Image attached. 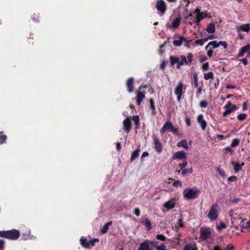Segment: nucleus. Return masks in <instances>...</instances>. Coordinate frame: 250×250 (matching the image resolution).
<instances>
[{"mask_svg":"<svg viewBox=\"0 0 250 250\" xmlns=\"http://www.w3.org/2000/svg\"><path fill=\"white\" fill-rule=\"evenodd\" d=\"M20 232L15 229L0 231V237L11 240H16L20 236Z\"/></svg>","mask_w":250,"mask_h":250,"instance_id":"f257e3e1","label":"nucleus"},{"mask_svg":"<svg viewBox=\"0 0 250 250\" xmlns=\"http://www.w3.org/2000/svg\"><path fill=\"white\" fill-rule=\"evenodd\" d=\"M167 131H171L174 134H178V129L175 127L171 122L167 121L165 123L160 129V132L162 134H164Z\"/></svg>","mask_w":250,"mask_h":250,"instance_id":"f03ea898","label":"nucleus"},{"mask_svg":"<svg viewBox=\"0 0 250 250\" xmlns=\"http://www.w3.org/2000/svg\"><path fill=\"white\" fill-rule=\"evenodd\" d=\"M219 206L217 204H213L210 208L208 216L211 220H215L218 216Z\"/></svg>","mask_w":250,"mask_h":250,"instance_id":"7ed1b4c3","label":"nucleus"},{"mask_svg":"<svg viewBox=\"0 0 250 250\" xmlns=\"http://www.w3.org/2000/svg\"><path fill=\"white\" fill-rule=\"evenodd\" d=\"M187 192L185 193L184 196L185 198L188 199L196 198L197 194L200 193L199 190H194L192 188L187 189Z\"/></svg>","mask_w":250,"mask_h":250,"instance_id":"20e7f679","label":"nucleus"},{"mask_svg":"<svg viewBox=\"0 0 250 250\" xmlns=\"http://www.w3.org/2000/svg\"><path fill=\"white\" fill-rule=\"evenodd\" d=\"M211 231L209 228L202 227L200 229V239L205 240L210 237Z\"/></svg>","mask_w":250,"mask_h":250,"instance_id":"39448f33","label":"nucleus"},{"mask_svg":"<svg viewBox=\"0 0 250 250\" xmlns=\"http://www.w3.org/2000/svg\"><path fill=\"white\" fill-rule=\"evenodd\" d=\"M183 83L182 82H179L175 87L174 93L177 95V100L179 102L181 100V96L183 95Z\"/></svg>","mask_w":250,"mask_h":250,"instance_id":"423d86ee","label":"nucleus"},{"mask_svg":"<svg viewBox=\"0 0 250 250\" xmlns=\"http://www.w3.org/2000/svg\"><path fill=\"white\" fill-rule=\"evenodd\" d=\"M156 9L163 15L166 11V4L164 0H157L156 4Z\"/></svg>","mask_w":250,"mask_h":250,"instance_id":"0eeeda50","label":"nucleus"},{"mask_svg":"<svg viewBox=\"0 0 250 250\" xmlns=\"http://www.w3.org/2000/svg\"><path fill=\"white\" fill-rule=\"evenodd\" d=\"M225 111L223 113V116L225 117L227 115L231 113L232 112L234 111L236 106L235 105L232 104L231 102L229 101L228 104L225 106Z\"/></svg>","mask_w":250,"mask_h":250,"instance_id":"6e6552de","label":"nucleus"},{"mask_svg":"<svg viewBox=\"0 0 250 250\" xmlns=\"http://www.w3.org/2000/svg\"><path fill=\"white\" fill-rule=\"evenodd\" d=\"M124 129L128 133L131 128V122L130 119L129 117L126 118L123 122Z\"/></svg>","mask_w":250,"mask_h":250,"instance_id":"1a4fd4ad","label":"nucleus"},{"mask_svg":"<svg viewBox=\"0 0 250 250\" xmlns=\"http://www.w3.org/2000/svg\"><path fill=\"white\" fill-rule=\"evenodd\" d=\"M153 141L155 150L159 153L160 152L162 149V144L160 142L159 139L156 137H154Z\"/></svg>","mask_w":250,"mask_h":250,"instance_id":"9d476101","label":"nucleus"},{"mask_svg":"<svg viewBox=\"0 0 250 250\" xmlns=\"http://www.w3.org/2000/svg\"><path fill=\"white\" fill-rule=\"evenodd\" d=\"M197 120L198 123L200 124L202 129L204 130L207 126V123L206 121L204 120L202 114L198 116Z\"/></svg>","mask_w":250,"mask_h":250,"instance_id":"9b49d317","label":"nucleus"},{"mask_svg":"<svg viewBox=\"0 0 250 250\" xmlns=\"http://www.w3.org/2000/svg\"><path fill=\"white\" fill-rule=\"evenodd\" d=\"M250 49V44H247L246 45H245V46L243 47L241 50L239 51V53H238V57H241L242 56H243L244 54L248 52Z\"/></svg>","mask_w":250,"mask_h":250,"instance_id":"f8f14e48","label":"nucleus"},{"mask_svg":"<svg viewBox=\"0 0 250 250\" xmlns=\"http://www.w3.org/2000/svg\"><path fill=\"white\" fill-rule=\"evenodd\" d=\"M133 82L134 80L133 79L131 78H129L127 82V87L128 91L129 92H131L133 90Z\"/></svg>","mask_w":250,"mask_h":250,"instance_id":"ddd939ff","label":"nucleus"},{"mask_svg":"<svg viewBox=\"0 0 250 250\" xmlns=\"http://www.w3.org/2000/svg\"><path fill=\"white\" fill-rule=\"evenodd\" d=\"M145 94L143 92L140 91H138L137 93V102L138 105H140L142 101L145 98Z\"/></svg>","mask_w":250,"mask_h":250,"instance_id":"4468645a","label":"nucleus"},{"mask_svg":"<svg viewBox=\"0 0 250 250\" xmlns=\"http://www.w3.org/2000/svg\"><path fill=\"white\" fill-rule=\"evenodd\" d=\"M215 31V27L213 23H209L206 28V31L209 33H213Z\"/></svg>","mask_w":250,"mask_h":250,"instance_id":"2eb2a0df","label":"nucleus"},{"mask_svg":"<svg viewBox=\"0 0 250 250\" xmlns=\"http://www.w3.org/2000/svg\"><path fill=\"white\" fill-rule=\"evenodd\" d=\"M184 250H197V248L195 244H189L185 245Z\"/></svg>","mask_w":250,"mask_h":250,"instance_id":"dca6fc26","label":"nucleus"},{"mask_svg":"<svg viewBox=\"0 0 250 250\" xmlns=\"http://www.w3.org/2000/svg\"><path fill=\"white\" fill-rule=\"evenodd\" d=\"M209 46H211V49H214L217 47H218V44H217V42L216 41H213L210 42L206 46L205 48L206 50H208V47Z\"/></svg>","mask_w":250,"mask_h":250,"instance_id":"f3484780","label":"nucleus"},{"mask_svg":"<svg viewBox=\"0 0 250 250\" xmlns=\"http://www.w3.org/2000/svg\"><path fill=\"white\" fill-rule=\"evenodd\" d=\"M207 16V14L205 13H199L197 14L196 18V22L198 23L200 22V21L202 20L204 18L206 17Z\"/></svg>","mask_w":250,"mask_h":250,"instance_id":"a211bd4d","label":"nucleus"},{"mask_svg":"<svg viewBox=\"0 0 250 250\" xmlns=\"http://www.w3.org/2000/svg\"><path fill=\"white\" fill-rule=\"evenodd\" d=\"M138 250H150L148 243L146 242L142 243Z\"/></svg>","mask_w":250,"mask_h":250,"instance_id":"6ab92c4d","label":"nucleus"},{"mask_svg":"<svg viewBox=\"0 0 250 250\" xmlns=\"http://www.w3.org/2000/svg\"><path fill=\"white\" fill-rule=\"evenodd\" d=\"M89 241L84 238V237H82L81 238V244L82 246L85 248H89V244H88Z\"/></svg>","mask_w":250,"mask_h":250,"instance_id":"aec40b11","label":"nucleus"},{"mask_svg":"<svg viewBox=\"0 0 250 250\" xmlns=\"http://www.w3.org/2000/svg\"><path fill=\"white\" fill-rule=\"evenodd\" d=\"M7 138V136L3 134V131H0V145L5 143Z\"/></svg>","mask_w":250,"mask_h":250,"instance_id":"412c9836","label":"nucleus"},{"mask_svg":"<svg viewBox=\"0 0 250 250\" xmlns=\"http://www.w3.org/2000/svg\"><path fill=\"white\" fill-rule=\"evenodd\" d=\"M231 164L234 166V170L235 172H238L242 168V166L244 165V163H243L241 164V165H240L238 163H235L234 162H232Z\"/></svg>","mask_w":250,"mask_h":250,"instance_id":"4be33fe9","label":"nucleus"},{"mask_svg":"<svg viewBox=\"0 0 250 250\" xmlns=\"http://www.w3.org/2000/svg\"><path fill=\"white\" fill-rule=\"evenodd\" d=\"M184 62L188 63L186 57L184 56H182L181 57V61L180 62L178 61V62L177 63V68H180L181 66L183 65Z\"/></svg>","mask_w":250,"mask_h":250,"instance_id":"5701e85b","label":"nucleus"},{"mask_svg":"<svg viewBox=\"0 0 250 250\" xmlns=\"http://www.w3.org/2000/svg\"><path fill=\"white\" fill-rule=\"evenodd\" d=\"M177 146L178 147L182 146L185 148H188V143L186 140H183L181 141L178 142L177 144Z\"/></svg>","mask_w":250,"mask_h":250,"instance_id":"b1692460","label":"nucleus"},{"mask_svg":"<svg viewBox=\"0 0 250 250\" xmlns=\"http://www.w3.org/2000/svg\"><path fill=\"white\" fill-rule=\"evenodd\" d=\"M142 223L145 226L147 230H149L151 229V223L148 219H145Z\"/></svg>","mask_w":250,"mask_h":250,"instance_id":"393cba45","label":"nucleus"},{"mask_svg":"<svg viewBox=\"0 0 250 250\" xmlns=\"http://www.w3.org/2000/svg\"><path fill=\"white\" fill-rule=\"evenodd\" d=\"M181 22V19L180 18H177L172 22V27L174 28H177L180 25Z\"/></svg>","mask_w":250,"mask_h":250,"instance_id":"a878e982","label":"nucleus"},{"mask_svg":"<svg viewBox=\"0 0 250 250\" xmlns=\"http://www.w3.org/2000/svg\"><path fill=\"white\" fill-rule=\"evenodd\" d=\"M239 29L245 31L246 32H249L250 31V26L249 24H243L241 25L239 27Z\"/></svg>","mask_w":250,"mask_h":250,"instance_id":"bb28decb","label":"nucleus"},{"mask_svg":"<svg viewBox=\"0 0 250 250\" xmlns=\"http://www.w3.org/2000/svg\"><path fill=\"white\" fill-rule=\"evenodd\" d=\"M164 207L168 209H170L173 208L175 207V204L170 201H168L164 204Z\"/></svg>","mask_w":250,"mask_h":250,"instance_id":"cd10ccee","label":"nucleus"},{"mask_svg":"<svg viewBox=\"0 0 250 250\" xmlns=\"http://www.w3.org/2000/svg\"><path fill=\"white\" fill-rule=\"evenodd\" d=\"M150 103V107L152 110V114L153 115H155L156 114V111L155 109V107L154 105V100L152 99H150L149 100Z\"/></svg>","mask_w":250,"mask_h":250,"instance_id":"c85d7f7f","label":"nucleus"},{"mask_svg":"<svg viewBox=\"0 0 250 250\" xmlns=\"http://www.w3.org/2000/svg\"><path fill=\"white\" fill-rule=\"evenodd\" d=\"M214 75L211 72H208L207 73H205L204 78L205 80H208L209 79H213Z\"/></svg>","mask_w":250,"mask_h":250,"instance_id":"c756f323","label":"nucleus"},{"mask_svg":"<svg viewBox=\"0 0 250 250\" xmlns=\"http://www.w3.org/2000/svg\"><path fill=\"white\" fill-rule=\"evenodd\" d=\"M109 227V222H107L104 227L102 228L101 232L102 233L104 234L107 232Z\"/></svg>","mask_w":250,"mask_h":250,"instance_id":"7c9ffc66","label":"nucleus"},{"mask_svg":"<svg viewBox=\"0 0 250 250\" xmlns=\"http://www.w3.org/2000/svg\"><path fill=\"white\" fill-rule=\"evenodd\" d=\"M183 40H184V37H180L179 40H174L173 41V44L176 46H179L181 45L182 42H183Z\"/></svg>","mask_w":250,"mask_h":250,"instance_id":"2f4dec72","label":"nucleus"},{"mask_svg":"<svg viewBox=\"0 0 250 250\" xmlns=\"http://www.w3.org/2000/svg\"><path fill=\"white\" fill-rule=\"evenodd\" d=\"M169 59L172 66H173L175 63H178L179 61V59L178 58L174 57L173 56H170Z\"/></svg>","mask_w":250,"mask_h":250,"instance_id":"473e14b6","label":"nucleus"},{"mask_svg":"<svg viewBox=\"0 0 250 250\" xmlns=\"http://www.w3.org/2000/svg\"><path fill=\"white\" fill-rule=\"evenodd\" d=\"M99 240L97 238H94L93 239L89 241L88 243V244H89V248L91 246H94L95 245V242H99Z\"/></svg>","mask_w":250,"mask_h":250,"instance_id":"72a5a7b5","label":"nucleus"},{"mask_svg":"<svg viewBox=\"0 0 250 250\" xmlns=\"http://www.w3.org/2000/svg\"><path fill=\"white\" fill-rule=\"evenodd\" d=\"M133 121L135 122V124L137 127L139 123V117L138 115L133 116L132 118Z\"/></svg>","mask_w":250,"mask_h":250,"instance_id":"f704fd0d","label":"nucleus"},{"mask_svg":"<svg viewBox=\"0 0 250 250\" xmlns=\"http://www.w3.org/2000/svg\"><path fill=\"white\" fill-rule=\"evenodd\" d=\"M206 39H205V38L200 40H197L195 41V43L197 44H200V45H203L204 42H206Z\"/></svg>","mask_w":250,"mask_h":250,"instance_id":"c9c22d12","label":"nucleus"},{"mask_svg":"<svg viewBox=\"0 0 250 250\" xmlns=\"http://www.w3.org/2000/svg\"><path fill=\"white\" fill-rule=\"evenodd\" d=\"M32 19L33 21H35L36 22H38L40 20V17L39 15V14H36L34 13L33 15H32Z\"/></svg>","mask_w":250,"mask_h":250,"instance_id":"e433bc0d","label":"nucleus"},{"mask_svg":"<svg viewBox=\"0 0 250 250\" xmlns=\"http://www.w3.org/2000/svg\"><path fill=\"white\" fill-rule=\"evenodd\" d=\"M247 117V114L246 113L240 114L237 116V119L240 121L244 120Z\"/></svg>","mask_w":250,"mask_h":250,"instance_id":"4c0bfd02","label":"nucleus"},{"mask_svg":"<svg viewBox=\"0 0 250 250\" xmlns=\"http://www.w3.org/2000/svg\"><path fill=\"white\" fill-rule=\"evenodd\" d=\"M239 144V140L237 139H235L233 140L231 144V147H235L236 146H237L238 144Z\"/></svg>","mask_w":250,"mask_h":250,"instance_id":"58836bf2","label":"nucleus"},{"mask_svg":"<svg viewBox=\"0 0 250 250\" xmlns=\"http://www.w3.org/2000/svg\"><path fill=\"white\" fill-rule=\"evenodd\" d=\"M217 44H218V47L220 45H222L224 49H226L228 47L227 43L225 41H220L217 42Z\"/></svg>","mask_w":250,"mask_h":250,"instance_id":"ea45409f","label":"nucleus"},{"mask_svg":"<svg viewBox=\"0 0 250 250\" xmlns=\"http://www.w3.org/2000/svg\"><path fill=\"white\" fill-rule=\"evenodd\" d=\"M174 156H186V153L184 151H178L175 153Z\"/></svg>","mask_w":250,"mask_h":250,"instance_id":"a19ab883","label":"nucleus"},{"mask_svg":"<svg viewBox=\"0 0 250 250\" xmlns=\"http://www.w3.org/2000/svg\"><path fill=\"white\" fill-rule=\"evenodd\" d=\"M192 172V168H188V169H184L182 170V174L183 175H185L188 173H191Z\"/></svg>","mask_w":250,"mask_h":250,"instance_id":"79ce46f5","label":"nucleus"},{"mask_svg":"<svg viewBox=\"0 0 250 250\" xmlns=\"http://www.w3.org/2000/svg\"><path fill=\"white\" fill-rule=\"evenodd\" d=\"M237 180V177L236 176H231L228 179L229 182H231L232 181H236Z\"/></svg>","mask_w":250,"mask_h":250,"instance_id":"37998d69","label":"nucleus"},{"mask_svg":"<svg viewBox=\"0 0 250 250\" xmlns=\"http://www.w3.org/2000/svg\"><path fill=\"white\" fill-rule=\"evenodd\" d=\"M192 58H193V55L191 53H189L188 54V55H187L188 60H187L188 62H188L191 63L192 62Z\"/></svg>","mask_w":250,"mask_h":250,"instance_id":"c03bdc74","label":"nucleus"},{"mask_svg":"<svg viewBox=\"0 0 250 250\" xmlns=\"http://www.w3.org/2000/svg\"><path fill=\"white\" fill-rule=\"evenodd\" d=\"M173 185L175 187H177L178 186H182V183L180 180H176L174 182Z\"/></svg>","mask_w":250,"mask_h":250,"instance_id":"a18cd8bd","label":"nucleus"},{"mask_svg":"<svg viewBox=\"0 0 250 250\" xmlns=\"http://www.w3.org/2000/svg\"><path fill=\"white\" fill-rule=\"evenodd\" d=\"M202 67L203 70H204V71L208 70V67H209L208 63V62L205 63L204 64H203Z\"/></svg>","mask_w":250,"mask_h":250,"instance_id":"49530a36","label":"nucleus"},{"mask_svg":"<svg viewBox=\"0 0 250 250\" xmlns=\"http://www.w3.org/2000/svg\"><path fill=\"white\" fill-rule=\"evenodd\" d=\"M208 105V103L205 101H202L200 103V106L201 107H206Z\"/></svg>","mask_w":250,"mask_h":250,"instance_id":"de8ad7c7","label":"nucleus"},{"mask_svg":"<svg viewBox=\"0 0 250 250\" xmlns=\"http://www.w3.org/2000/svg\"><path fill=\"white\" fill-rule=\"evenodd\" d=\"M5 241L3 240H0V250H4Z\"/></svg>","mask_w":250,"mask_h":250,"instance_id":"09e8293b","label":"nucleus"},{"mask_svg":"<svg viewBox=\"0 0 250 250\" xmlns=\"http://www.w3.org/2000/svg\"><path fill=\"white\" fill-rule=\"evenodd\" d=\"M194 85L195 87L198 86L197 75L196 74H194Z\"/></svg>","mask_w":250,"mask_h":250,"instance_id":"8fccbe9b","label":"nucleus"},{"mask_svg":"<svg viewBox=\"0 0 250 250\" xmlns=\"http://www.w3.org/2000/svg\"><path fill=\"white\" fill-rule=\"evenodd\" d=\"M157 239L162 241H165L166 240V237L162 234H158L157 235Z\"/></svg>","mask_w":250,"mask_h":250,"instance_id":"3c124183","label":"nucleus"},{"mask_svg":"<svg viewBox=\"0 0 250 250\" xmlns=\"http://www.w3.org/2000/svg\"><path fill=\"white\" fill-rule=\"evenodd\" d=\"M178 225L180 227L183 228L184 227V225L183 224V218L182 215H181L180 218L178 220Z\"/></svg>","mask_w":250,"mask_h":250,"instance_id":"603ef678","label":"nucleus"},{"mask_svg":"<svg viewBox=\"0 0 250 250\" xmlns=\"http://www.w3.org/2000/svg\"><path fill=\"white\" fill-rule=\"evenodd\" d=\"M140 151V150L139 148L136 149L133 152L131 156H138L139 155V152Z\"/></svg>","mask_w":250,"mask_h":250,"instance_id":"864d4df0","label":"nucleus"},{"mask_svg":"<svg viewBox=\"0 0 250 250\" xmlns=\"http://www.w3.org/2000/svg\"><path fill=\"white\" fill-rule=\"evenodd\" d=\"M234 248L232 244L228 245L224 250H234Z\"/></svg>","mask_w":250,"mask_h":250,"instance_id":"5fc2aeb1","label":"nucleus"},{"mask_svg":"<svg viewBox=\"0 0 250 250\" xmlns=\"http://www.w3.org/2000/svg\"><path fill=\"white\" fill-rule=\"evenodd\" d=\"M166 248L164 244H162L157 247V250H166Z\"/></svg>","mask_w":250,"mask_h":250,"instance_id":"6e6d98bb","label":"nucleus"},{"mask_svg":"<svg viewBox=\"0 0 250 250\" xmlns=\"http://www.w3.org/2000/svg\"><path fill=\"white\" fill-rule=\"evenodd\" d=\"M226 228V225L223 223H220V226L217 227V229H225Z\"/></svg>","mask_w":250,"mask_h":250,"instance_id":"4d7b16f0","label":"nucleus"},{"mask_svg":"<svg viewBox=\"0 0 250 250\" xmlns=\"http://www.w3.org/2000/svg\"><path fill=\"white\" fill-rule=\"evenodd\" d=\"M225 151L226 152H229V155H232V150L231 149V148L229 147H226L225 149Z\"/></svg>","mask_w":250,"mask_h":250,"instance_id":"13d9d810","label":"nucleus"},{"mask_svg":"<svg viewBox=\"0 0 250 250\" xmlns=\"http://www.w3.org/2000/svg\"><path fill=\"white\" fill-rule=\"evenodd\" d=\"M187 165V162L186 161H184L182 164H179V167L182 169L184 167H185Z\"/></svg>","mask_w":250,"mask_h":250,"instance_id":"bf43d9fd","label":"nucleus"},{"mask_svg":"<svg viewBox=\"0 0 250 250\" xmlns=\"http://www.w3.org/2000/svg\"><path fill=\"white\" fill-rule=\"evenodd\" d=\"M134 213L137 216H139L140 214V210L139 208H135Z\"/></svg>","mask_w":250,"mask_h":250,"instance_id":"052dcab7","label":"nucleus"},{"mask_svg":"<svg viewBox=\"0 0 250 250\" xmlns=\"http://www.w3.org/2000/svg\"><path fill=\"white\" fill-rule=\"evenodd\" d=\"M218 172H219V173H220V174L222 176L224 177V176H225V172H224V170H222V169H220V168H218Z\"/></svg>","mask_w":250,"mask_h":250,"instance_id":"680f3d73","label":"nucleus"},{"mask_svg":"<svg viewBox=\"0 0 250 250\" xmlns=\"http://www.w3.org/2000/svg\"><path fill=\"white\" fill-rule=\"evenodd\" d=\"M32 35H30V36L28 38V42L29 43L33 44V42L32 41L33 40V37H32Z\"/></svg>","mask_w":250,"mask_h":250,"instance_id":"e2e57ef3","label":"nucleus"},{"mask_svg":"<svg viewBox=\"0 0 250 250\" xmlns=\"http://www.w3.org/2000/svg\"><path fill=\"white\" fill-rule=\"evenodd\" d=\"M214 35H209V36H208L207 37L205 38V39H206V42H207L208 40H209V39H210V40H211V39H214Z\"/></svg>","mask_w":250,"mask_h":250,"instance_id":"0e129e2a","label":"nucleus"},{"mask_svg":"<svg viewBox=\"0 0 250 250\" xmlns=\"http://www.w3.org/2000/svg\"><path fill=\"white\" fill-rule=\"evenodd\" d=\"M212 53H213V51L212 50L210 49V50H208L207 52V54H208V56L209 57H211L212 55Z\"/></svg>","mask_w":250,"mask_h":250,"instance_id":"69168bd1","label":"nucleus"},{"mask_svg":"<svg viewBox=\"0 0 250 250\" xmlns=\"http://www.w3.org/2000/svg\"><path fill=\"white\" fill-rule=\"evenodd\" d=\"M166 66V62L165 61H163L161 64L160 67L162 70H164Z\"/></svg>","mask_w":250,"mask_h":250,"instance_id":"338daca9","label":"nucleus"},{"mask_svg":"<svg viewBox=\"0 0 250 250\" xmlns=\"http://www.w3.org/2000/svg\"><path fill=\"white\" fill-rule=\"evenodd\" d=\"M244 65H247L248 64V61H247V60L246 59V58H244V59H241L240 60Z\"/></svg>","mask_w":250,"mask_h":250,"instance_id":"774afa93","label":"nucleus"}]
</instances>
